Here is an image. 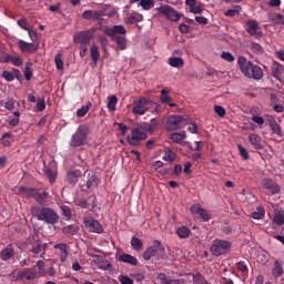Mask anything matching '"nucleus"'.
Segmentation results:
<instances>
[{"label": "nucleus", "mask_w": 284, "mask_h": 284, "mask_svg": "<svg viewBox=\"0 0 284 284\" xmlns=\"http://www.w3.org/2000/svg\"><path fill=\"white\" fill-rule=\"evenodd\" d=\"M31 214L37 221H43V223H47L48 225H57L60 219L59 213H57L54 209L48 206H32Z\"/></svg>", "instance_id": "obj_1"}, {"label": "nucleus", "mask_w": 284, "mask_h": 284, "mask_svg": "<svg viewBox=\"0 0 284 284\" xmlns=\"http://www.w3.org/2000/svg\"><path fill=\"white\" fill-rule=\"evenodd\" d=\"M104 34H106V37H110L111 41H114V43H116V50H128V39L122 36L128 34V30L125 29V27L121 24L106 27L104 29Z\"/></svg>", "instance_id": "obj_2"}, {"label": "nucleus", "mask_w": 284, "mask_h": 284, "mask_svg": "<svg viewBox=\"0 0 284 284\" xmlns=\"http://www.w3.org/2000/svg\"><path fill=\"white\" fill-rule=\"evenodd\" d=\"M89 134L90 129L87 125H80L71 136V148H82V145H85V143H88Z\"/></svg>", "instance_id": "obj_3"}, {"label": "nucleus", "mask_w": 284, "mask_h": 284, "mask_svg": "<svg viewBox=\"0 0 284 284\" xmlns=\"http://www.w3.org/2000/svg\"><path fill=\"white\" fill-rule=\"evenodd\" d=\"M143 258L144 261H151L153 256H156V258H163L165 256V246L159 241H154L153 245L149 246L143 252Z\"/></svg>", "instance_id": "obj_4"}, {"label": "nucleus", "mask_w": 284, "mask_h": 284, "mask_svg": "<svg viewBox=\"0 0 284 284\" xmlns=\"http://www.w3.org/2000/svg\"><path fill=\"white\" fill-rule=\"evenodd\" d=\"M230 250H232V243H230L227 240L219 239L214 240L210 247V252L213 254V256H223V254H227Z\"/></svg>", "instance_id": "obj_5"}, {"label": "nucleus", "mask_w": 284, "mask_h": 284, "mask_svg": "<svg viewBox=\"0 0 284 284\" xmlns=\"http://www.w3.org/2000/svg\"><path fill=\"white\" fill-rule=\"evenodd\" d=\"M150 103H152L150 98L141 97L139 100L133 101L132 112L138 116H143L150 111V106H148Z\"/></svg>", "instance_id": "obj_6"}, {"label": "nucleus", "mask_w": 284, "mask_h": 284, "mask_svg": "<svg viewBox=\"0 0 284 284\" xmlns=\"http://www.w3.org/2000/svg\"><path fill=\"white\" fill-rule=\"evenodd\" d=\"M145 139H148V133L139 128H134L131 130V135L126 138V141L129 144L136 146L140 145L141 141H145Z\"/></svg>", "instance_id": "obj_7"}, {"label": "nucleus", "mask_w": 284, "mask_h": 284, "mask_svg": "<svg viewBox=\"0 0 284 284\" xmlns=\"http://www.w3.org/2000/svg\"><path fill=\"white\" fill-rule=\"evenodd\" d=\"M158 12L160 14H163L169 19V21H179L183 14L179 13L174 8L170 6H161L160 8H156Z\"/></svg>", "instance_id": "obj_8"}, {"label": "nucleus", "mask_w": 284, "mask_h": 284, "mask_svg": "<svg viewBox=\"0 0 284 284\" xmlns=\"http://www.w3.org/2000/svg\"><path fill=\"white\" fill-rule=\"evenodd\" d=\"M19 192L20 194H26V196H32L40 205H45V197L38 193L37 189L20 186Z\"/></svg>", "instance_id": "obj_9"}, {"label": "nucleus", "mask_w": 284, "mask_h": 284, "mask_svg": "<svg viewBox=\"0 0 284 284\" xmlns=\"http://www.w3.org/2000/svg\"><path fill=\"white\" fill-rule=\"evenodd\" d=\"M237 65L244 77H247V79H252V68L254 65L252 61H248L245 57H239Z\"/></svg>", "instance_id": "obj_10"}, {"label": "nucleus", "mask_w": 284, "mask_h": 284, "mask_svg": "<svg viewBox=\"0 0 284 284\" xmlns=\"http://www.w3.org/2000/svg\"><path fill=\"white\" fill-rule=\"evenodd\" d=\"M84 227H87L90 232H94L95 234H102L103 225L99 223V221L94 220L92 216H87L83 220Z\"/></svg>", "instance_id": "obj_11"}, {"label": "nucleus", "mask_w": 284, "mask_h": 284, "mask_svg": "<svg viewBox=\"0 0 284 284\" xmlns=\"http://www.w3.org/2000/svg\"><path fill=\"white\" fill-rule=\"evenodd\" d=\"M261 27L258 26V21L256 20H247L246 21V32L250 37H263V32L258 31Z\"/></svg>", "instance_id": "obj_12"}, {"label": "nucleus", "mask_w": 284, "mask_h": 284, "mask_svg": "<svg viewBox=\"0 0 284 284\" xmlns=\"http://www.w3.org/2000/svg\"><path fill=\"white\" fill-rule=\"evenodd\" d=\"M74 41L77 43H81V45H90V41H92V32L82 31L74 36Z\"/></svg>", "instance_id": "obj_13"}, {"label": "nucleus", "mask_w": 284, "mask_h": 284, "mask_svg": "<svg viewBox=\"0 0 284 284\" xmlns=\"http://www.w3.org/2000/svg\"><path fill=\"white\" fill-rule=\"evenodd\" d=\"M191 212H192V214H199V216L203 221H210L212 219V216L210 215V212H207V210L201 207V205H199V204L192 205Z\"/></svg>", "instance_id": "obj_14"}, {"label": "nucleus", "mask_w": 284, "mask_h": 284, "mask_svg": "<svg viewBox=\"0 0 284 284\" xmlns=\"http://www.w3.org/2000/svg\"><path fill=\"white\" fill-rule=\"evenodd\" d=\"M105 12L100 10V11H92V10H85L82 13L83 19H87V21H99L101 20L102 17H104Z\"/></svg>", "instance_id": "obj_15"}, {"label": "nucleus", "mask_w": 284, "mask_h": 284, "mask_svg": "<svg viewBox=\"0 0 284 284\" xmlns=\"http://www.w3.org/2000/svg\"><path fill=\"white\" fill-rule=\"evenodd\" d=\"M248 141L251 145L254 148V150H263L265 148V143L263 142V138H261L256 133H251L248 135Z\"/></svg>", "instance_id": "obj_16"}, {"label": "nucleus", "mask_w": 284, "mask_h": 284, "mask_svg": "<svg viewBox=\"0 0 284 284\" xmlns=\"http://www.w3.org/2000/svg\"><path fill=\"white\" fill-rule=\"evenodd\" d=\"M183 123V116L171 115L166 122L168 130H179Z\"/></svg>", "instance_id": "obj_17"}, {"label": "nucleus", "mask_w": 284, "mask_h": 284, "mask_svg": "<svg viewBox=\"0 0 284 284\" xmlns=\"http://www.w3.org/2000/svg\"><path fill=\"white\" fill-rule=\"evenodd\" d=\"M262 185L270 194H278V192H281V186L272 180H263Z\"/></svg>", "instance_id": "obj_18"}, {"label": "nucleus", "mask_w": 284, "mask_h": 284, "mask_svg": "<svg viewBox=\"0 0 284 284\" xmlns=\"http://www.w3.org/2000/svg\"><path fill=\"white\" fill-rule=\"evenodd\" d=\"M1 261H10V258H14V246L9 244L6 248L0 252Z\"/></svg>", "instance_id": "obj_19"}, {"label": "nucleus", "mask_w": 284, "mask_h": 284, "mask_svg": "<svg viewBox=\"0 0 284 284\" xmlns=\"http://www.w3.org/2000/svg\"><path fill=\"white\" fill-rule=\"evenodd\" d=\"M54 250H60V261L61 263H65L68 261V244L65 243H58L54 244Z\"/></svg>", "instance_id": "obj_20"}, {"label": "nucleus", "mask_w": 284, "mask_h": 284, "mask_svg": "<svg viewBox=\"0 0 284 284\" xmlns=\"http://www.w3.org/2000/svg\"><path fill=\"white\" fill-rule=\"evenodd\" d=\"M158 278L161 284H185L183 280H172L165 275V273H159Z\"/></svg>", "instance_id": "obj_21"}, {"label": "nucleus", "mask_w": 284, "mask_h": 284, "mask_svg": "<svg viewBox=\"0 0 284 284\" xmlns=\"http://www.w3.org/2000/svg\"><path fill=\"white\" fill-rule=\"evenodd\" d=\"M21 278H26L27 281H34L37 278V273L26 270V271H19L17 275V281H21Z\"/></svg>", "instance_id": "obj_22"}, {"label": "nucleus", "mask_w": 284, "mask_h": 284, "mask_svg": "<svg viewBox=\"0 0 284 284\" xmlns=\"http://www.w3.org/2000/svg\"><path fill=\"white\" fill-rule=\"evenodd\" d=\"M272 274L274 278H280V276H283V261L276 260L273 265Z\"/></svg>", "instance_id": "obj_23"}, {"label": "nucleus", "mask_w": 284, "mask_h": 284, "mask_svg": "<svg viewBox=\"0 0 284 284\" xmlns=\"http://www.w3.org/2000/svg\"><path fill=\"white\" fill-rule=\"evenodd\" d=\"M18 45L22 52H37L38 48L34 43H28L23 40L18 42Z\"/></svg>", "instance_id": "obj_24"}, {"label": "nucleus", "mask_w": 284, "mask_h": 284, "mask_svg": "<svg viewBox=\"0 0 284 284\" xmlns=\"http://www.w3.org/2000/svg\"><path fill=\"white\" fill-rule=\"evenodd\" d=\"M273 223H275V225H284V211H283V209H275Z\"/></svg>", "instance_id": "obj_25"}, {"label": "nucleus", "mask_w": 284, "mask_h": 284, "mask_svg": "<svg viewBox=\"0 0 284 284\" xmlns=\"http://www.w3.org/2000/svg\"><path fill=\"white\" fill-rule=\"evenodd\" d=\"M77 232H79V225L75 224H70L62 227V234H64L65 236H74Z\"/></svg>", "instance_id": "obj_26"}, {"label": "nucleus", "mask_w": 284, "mask_h": 284, "mask_svg": "<svg viewBox=\"0 0 284 284\" xmlns=\"http://www.w3.org/2000/svg\"><path fill=\"white\" fill-rule=\"evenodd\" d=\"M40 239L39 235L34 234L28 237V240L24 242V247L27 250H31L32 247H34L38 243H40Z\"/></svg>", "instance_id": "obj_27"}, {"label": "nucleus", "mask_w": 284, "mask_h": 284, "mask_svg": "<svg viewBox=\"0 0 284 284\" xmlns=\"http://www.w3.org/2000/svg\"><path fill=\"white\" fill-rule=\"evenodd\" d=\"M251 79H255L256 81H260V79H263V69L261 67L253 64L251 69Z\"/></svg>", "instance_id": "obj_28"}, {"label": "nucleus", "mask_w": 284, "mask_h": 284, "mask_svg": "<svg viewBox=\"0 0 284 284\" xmlns=\"http://www.w3.org/2000/svg\"><path fill=\"white\" fill-rule=\"evenodd\" d=\"M122 263H128L129 265H139V260L130 254H122L120 256Z\"/></svg>", "instance_id": "obj_29"}, {"label": "nucleus", "mask_w": 284, "mask_h": 284, "mask_svg": "<svg viewBox=\"0 0 284 284\" xmlns=\"http://www.w3.org/2000/svg\"><path fill=\"white\" fill-rule=\"evenodd\" d=\"M90 54L93 63H99V59H101V53L99 52V47L97 44L91 45Z\"/></svg>", "instance_id": "obj_30"}, {"label": "nucleus", "mask_w": 284, "mask_h": 284, "mask_svg": "<svg viewBox=\"0 0 284 284\" xmlns=\"http://www.w3.org/2000/svg\"><path fill=\"white\" fill-rule=\"evenodd\" d=\"M169 65H171V68H183L185 61H183V58L173 57L169 59Z\"/></svg>", "instance_id": "obj_31"}, {"label": "nucleus", "mask_w": 284, "mask_h": 284, "mask_svg": "<svg viewBox=\"0 0 284 284\" xmlns=\"http://www.w3.org/2000/svg\"><path fill=\"white\" fill-rule=\"evenodd\" d=\"M281 70H283V67H281L278 62H275L272 68V77H274V79H277V81H281Z\"/></svg>", "instance_id": "obj_32"}, {"label": "nucleus", "mask_w": 284, "mask_h": 284, "mask_svg": "<svg viewBox=\"0 0 284 284\" xmlns=\"http://www.w3.org/2000/svg\"><path fill=\"white\" fill-rule=\"evenodd\" d=\"M118 103H119V98H116V95L109 97L108 109L110 110V112L116 111Z\"/></svg>", "instance_id": "obj_33"}, {"label": "nucleus", "mask_w": 284, "mask_h": 284, "mask_svg": "<svg viewBox=\"0 0 284 284\" xmlns=\"http://www.w3.org/2000/svg\"><path fill=\"white\" fill-rule=\"evenodd\" d=\"M176 234L181 239H187L190 236V234H192V231H190V229L187 226H180L176 230Z\"/></svg>", "instance_id": "obj_34"}, {"label": "nucleus", "mask_w": 284, "mask_h": 284, "mask_svg": "<svg viewBox=\"0 0 284 284\" xmlns=\"http://www.w3.org/2000/svg\"><path fill=\"white\" fill-rule=\"evenodd\" d=\"M185 139H187V135H185V133H172L171 134V140H173V142L178 143L179 145H181V143H183V141H185Z\"/></svg>", "instance_id": "obj_35"}, {"label": "nucleus", "mask_w": 284, "mask_h": 284, "mask_svg": "<svg viewBox=\"0 0 284 284\" xmlns=\"http://www.w3.org/2000/svg\"><path fill=\"white\" fill-rule=\"evenodd\" d=\"M193 14H203V10H205V4L197 2L192 8L189 9Z\"/></svg>", "instance_id": "obj_36"}, {"label": "nucleus", "mask_w": 284, "mask_h": 284, "mask_svg": "<svg viewBox=\"0 0 284 284\" xmlns=\"http://www.w3.org/2000/svg\"><path fill=\"white\" fill-rule=\"evenodd\" d=\"M268 125H270L272 132H274V134H277V136H281V125H278L276 120H274V119L268 120Z\"/></svg>", "instance_id": "obj_37"}, {"label": "nucleus", "mask_w": 284, "mask_h": 284, "mask_svg": "<svg viewBox=\"0 0 284 284\" xmlns=\"http://www.w3.org/2000/svg\"><path fill=\"white\" fill-rule=\"evenodd\" d=\"M131 247L138 252H141V250H143V242L139 237H132Z\"/></svg>", "instance_id": "obj_38"}, {"label": "nucleus", "mask_w": 284, "mask_h": 284, "mask_svg": "<svg viewBox=\"0 0 284 284\" xmlns=\"http://www.w3.org/2000/svg\"><path fill=\"white\" fill-rule=\"evenodd\" d=\"M263 216H265V209H263V206H258L257 211L251 214V219H254L255 221H261Z\"/></svg>", "instance_id": "obj_39"}, {"label": "nucleus", "mask_w": 284, "mask_h": 284, "mask_svg": "<svg viewBox=\"0 0 284 284\" xmlns=\"http://www.w3.org/2000/svg\"><path fill=\"white\" fill-rule=\"evenodd\" d=\"M271 21H273V23L276 26H284V14L274 13L271 16Z\"/></svg>", "instance_id": "obj_40"}, {"label": "nucleus", "mask_w": 284, "mask_h": 284, "mask_svg": "<svg viewBox=\"0 0 284 284\" xmlns=\"http://www.w3.org/2000/svg\"><path fill=\"white\" fill-rule=\"evenodd\" d=\"M48 248V244H41L40 242L30 250L33 254H41L42 252H45Z\"/></svg>", "instance_id": "obj_41"}, {"label": "nucleus", "mask_w": 284, "mask_h": 284, "mask_svg": "<svg viewBox=\"0 0 284 284\" xmlns=\"http://www.w3.org/2000/svg\"><path fill=\"white\" fill-rule=\"evenodd\" d=\"M139 6H141L143 10H152V8H154V0H141Z\"/></svg>", "instance_id": "obj_42"}, {"label": "nucleus", "mask_w": 284, "mask_h": 284, "mask_svg": "<svg viewBox=\"0 0 284 284\" xmlns=\"http://www.w3.org/2000/svg\"><path fill=\"white\" fill-rule=\"evenodd\" d=\"M168 94H170V91H168V89L161 90L160 101H162V103H170V101H172V97H169Z\"/></svg>", "instance_id": "obj_43"}, {"label": "nucleus", "mask_w": 284, "mask_h": 284, "mask_svg": "<svg viewBox=\"0 0 284 284\" xmlns=\"http://www.w3.org/2000/svg\"><path fill=\"white\" fill-rule=\"evenodd\" d=\"M97 185H98L97 180L92 179V180H88L87 184H82L81 187L83 192H85L88 190H92V187H97Z\"/></svg>", "instance_id": "obj_44"}, {"label": "nucleus", "mask_w": 284, "mask_h": 284, "mask_svg": "<svg viewBox=\"0 0 284 284\" xmlns=\"http://www.w3.org/2000/svg\"><path fill=\"white\" fill-rule=\"evenodd\" d=\"M221 58L224 59V61H227L229 63H234V54L230 51H222Z\"/></svg>", "instance_id": "obj_45"}, {"label": "nucleus", "mask_w": 284, "mask_h": 284, "mask_svg": "<svg viewBox=\"0 0 284 284\" xmlns=\"http://www.w3.org/2000/svg\"><path fill=\"white\" fill-rule=\"evenodd\" d=\"M163 159L168 161V163H172V161L176 159V154L172 152V149H169L165 151Z\"/></svg>", "instance_id": "obj_46"}, {"label": "nucleus", "mask_w": 284, "mask_h": 284, "mask_svg": "<svg viewBox=\"0 0 284 284\" xmlns=\"http://www.w3.org/2000/svg\"><path fill=\"white\" fill-rule=\"evenodd\" d=\"M149 110L153 113V114H161V104H158L156 102H153L151 100Z\"/></svg>", "instance_id": "obj_47"}, {"label": "nucleus", "mask_w": 284, "mask_h": 284, "mask_svg": "<svg viewBox=\"0 0 284 284\" xmlns=\"http://www.w3.org/2000/svg\"><path fill=\"white\" fill-rule=\"evenodd\" d=\"M60 210H61L63 216H65V219H67L68 221H70V220L72 219V211L70 210V206H68V205H62V206L60 207Z\"/></svg>", "instance_id": "obj_48"}, {"label": "nucleus", "mask_w": 284, "mask_h": 284, "mask_svg": "<svg viewBox=\"0 0 284 284\" xmlns=\"http://www.w3.org/2000/svg\"><path fill=\"white\" fill-rule=\"evenodd\" d=\"M241 10V6H235L233 9L227 10L224 14L226 17H236V14H240Z\"/></svg>", "instance_id": "obj_49"}, {"label": "nucleus", "mask_w": 284, "mask_h": 284, "mask_svg": "<svg viewBox=\"0 0 284 284\" xmlns=\"http://www.w3.org/2000/svg\"><path fill=\"white\" fill-rule=\"evenodd\" d=\"M74 203H75V205H78V207H82L83 210L88 209L90 205L88 203V201H85V199H83V197H77L74 200Z\"/></svg>", "instance_id": "obj_50"}, {"label": "nucleus", "mask_w": 284, "mask_h": 284, "mask_svg": "<svg viewBox=\"0 0 284 284\" xmlns=\"http://www.w3.org/2000/svg\"><path fill=\"white\" fill-rule=\"evenodd\" d=\"M68 176L69 179H81V176H83V173L79 169H73L69 171Z\"/></svg>", "instance_id": "obj_51"}, {"label": "nucleus", "mask_w": 284, "mask_h": 284, "mask_svg": "<svg viewBox=\"0 0 284 284\" xmlns=\"http://www.w3.org/2000/svg\"><path fill=\"white\" fill-rule=\"evenodd\" d=\"M63 54L61 53H57L55 58H54V62L57 65L58 70H63Z\"/></svg>", "instance_id": "obj_52"}, {"label": "nucleus", "mask_w": 284, "mask_h": 284, "mask_svg": "<svg viewBox=\"0 0 284 284\" xmlns=\"http://www.w3.org/2000/svg\"><path fill=\"white\" fill-rule=\"evenodd\" d=\"M251 50L255 54H263V47L256 42H251Z\"/></svg>", "instance_id": "obj_53"}, {"label": "nucleus", "mask_w": 284, "mask_h": 284, "mask_svg": "<svg viewBox=\"0 0 284 284\" xmlns=\"http://www.w3.org/2000/svg\"><path fill=\"white\" fill-rule=\"evenodd\" d=\"M237 149L242 159H244V161H247V159H250V153L247 152V149H245L241 144L237 145Z\"/></svg>", "instance_id": "obj_54"}, {"label": "nucleus", "mask_w": 284, "mask_h": 284, "mask_svg": "<svg viewBox=\"0 0 284 284\" xmlns=\"http://www.w3.org/2000/svg\"><path fill=\"white\" fill-rule=\"evenodd\" d=\"M13 65L16 67H21L23 65V59L21 57H14V55H11V62Z\"/></svg>", "instance_id": "obj_55"}, {"label": "nucleus", "mask_w": 284, "mask_h": 284, "mask_svg": "<svg viewBox=\"0 0 284 284\" xmlns=\"http://www.w3.org/2000/svg\"><path fill=\"white\" fill-rule=\"evenodd\" d=\"M88 112H90V106L83 105L81 109L77 111V116H80V118L85 116Z\"/></svg>", "instance_id": "obj_56"}, {"label": "nucleus", "mask_w": 284, "mask_h": 284, "mask_svg": "<svg viewBox=\"0 0 284 284\" xmlns=\"http://www.w3.org/2000/svg\"><path fill=\"white\" fill-rule=\"evenodd\" d=\"M214 112L217 114V116H220L221 119H223V116H225V108L221 106V105H214Z\"/></svg>", "instance_id": "obj_57"}, {"label": "nucleus", "mask_w": 284, "mask_h": 284, "mask_svg": "<svg viewBox=\"0 0 284 284\" xmlns=\"http://www.w3.org/2000/svg\"><path fill=\"white\" fill-rule=\"evenodd\" d=\"M12 61V54L10 53H3L0 57V63H10Z\"/></svg>", "instance_id": "obj_58"}, {"label": "nucleus", "mask_w": 284, "mask_h": 284, "mask_svg": "<svg viewBox=\"0 0 284 284\" xmlns=\"http://www.w3.org/2000/svg\"><path fill=\"white\" fill-rule=\"evenodd\" d=\"M2 77L6 81H9V82L14 81V74L10 71H3Z\"/></svg>", "instance_id": "obj_59"}, {"label": "nucleus", "mask_w": 284, "mask_h": 284, "mask_svg": "<svg viewBox=\"0 0 284 284\" xmlns=\"http://www.w3.org/2000/svg\"><path fill=\"white\" fill-rule=\"evenodd\" d=\"M17 23H18V26H19L20 28H22V30H26V31L30 30V29L28 28V20H26V18L19 19V20L17 21Z\"/></svg>", "instance_id": "obj_60"}, {"label": "nucleus", "mask_w": 284, "mask_h": 284, "mask_svg": "<svg viewBox=\"0 0 284 284\" xmlns=\"http://www.w3.org/2000/svg\"><path fill=\"white\" fill-rule=\"evenodd\" d=\"M43 110H45V100L39 99L37 101V111L38 112H43Z\"/></svg>", "instance_id": "obj_61"}, {"label": "nucleus", "mask_w": 284, "mask_h": 284, "mask_svg": "<svg viewBox=\"0 0 284 284\" xmlns=\"http://www.w3.org/2000/svg\"><path fill=\"white\" fill-rule=\"evenodd\" d=\"M45 174H47L48 179H57V171L54 169L47 168Z\"/></svg>", "instance_id": "obj_62"}, {"label": "nucleus", "mask_w": 284, "mask_h": 284, "mask_svg": "<svg viewBox=\"0 0 284 284\" xmlns=\"http://www.w3.org/2000/svg\"><path fill=\"white\" fill-rule=\"evenodd\" d=\"M119 281H120V283H122V284H134V281H132V278H130V277L126 276V275H121V276L119 277Z\"/></svg>", "instance_id": "obj_63"}, {"label": "nucleus", "mask_w": 284, "mask_h": 284, "mask_svg": "<svg viewBox=\"0 0 284 284\" xmlns=\"http://www.w3.org/2000/svg\"><path fill=\"white\" fill-rule=\"evenodd\" d=\"M24 78L27 81L32 80V68H30V67L24 68Z\"/></svg>", "instance_id": "obj_64"}]
</instances>
